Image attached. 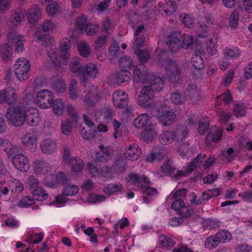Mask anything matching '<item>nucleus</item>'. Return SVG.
Returning a JSON list of instances; mask_svg holds the SVG:
<instances>
[{"label":"nucleus","instance_id":"nucleus-1","mask_svg":"<svg viewBox=\"0 0 252 252\" xmlns=\"http://www.w3.org/2000/svg\"><path fill=\"white\" fill-rule=\"evenodd\" d=\"M133 81L146 84L142 89L138 99V104L145 108H154L157 105L154 98V91H160L163 86V81L153 74H147L143 64L136 66L133 70Z\"/></svg>","mask_w":252,"mask_h":252},{"label":"nucleus","instance_id":"nucleus-2","mask_svg":"<svg viewBox=\"0 0 252 252\" xmlns=\"http://www.w3.org/2000/svg\"><path fill=\"white\" fill-rule=\"evenodd\" d=\"M100 151L96 154V161L89 162L87 168L89 172L93 176L101 175L106 177H112L125 171L126 167L125 163L124 158L122 157H118L115 164L111 168L100 170L99 162H108L112 158L111 150L104 147L102 145L99 146Z\"/></svg>","mask_w":252,"mask_h":252},{"label":"nucleus","instance_id":"nucleus-3","mask_svg":"<svg viewBox=\"0 0 252 252\" xmlns=\"http://www.w3.org/2000/svg\"><path fill=\"white\" fill-rule=\"evenodd\" d=\"M35 35L38 36V42L44 44L48 57L56 66L64 65L68 63L70 55V43L68 38H64L60 42V56L58 57L55 41L53 37L47 35H38L37 33Z\"/></svg>","mask_w":252,"mask_h":252},{"label":"nucleus","instance_id":"nucleus-4","mask_svg":"<svg viewBox=\"0 0 252 252\" xmlns=\"http://www.w3.org/2000/svg\"><path fill=\"white\" fill-rule=\"evenodd\" d=\"M5 117L8 123L16 126H20L26 122L28 125L35 126L40 121L39 113L35 107H10Z\"/></svg>","mask_w":252,"mask_h":252},{"label":"nucleus","instance_id":"nucleus-5","mask_svg":"<svg viewBox=\"0 0 252 252\" xmlns=\"http://www.w3.org/2000/svg\"><path fill=\"white\" fill-rule=\"evenodd\" d=\"M35 173L39 175L47 174L44 180V185L48 188H55L60 185L65 184L68 179L65 174L59 172L56 174H52L54 169L50 164L40 159L35 160L33 164Z\"/></svg>","mask_w":252,"mask_h":252},{"label":"nucleus","instance_id":"nucleus-6","mask_svg":"<svg viewBox=\"0 0 252 252\" xmlns=\"http://www.w3.org/2000/svg\"><path fill=\"white\" fill-rule=\"evenodd\" d=\"M157 62L160 65L165 66L166 74L169 81L175 82L180 77V69L177 63L167 59V52L163 50L157 49Z\"/></svg>","mask_w":252,"mask_h":252},{"label":"nucleus","instance_id":"nucleus-7","mask_svg":"<svg viewBox=\"0 0 252 252\" xmlns=\"http://www.w3.org/2000/svg\"><path fill=\"white\" fill-rule=\"evenodd\" d=\"M194 43L192 35L183 34L180 32H173L168 36L166 39V44L173 52H177L181 48H189Z\"/></svg>","mask_w":252,"mask_h":252},{"label":"nucleus","instance_id":"nucleus-8","mask_svg":"<svg viewBox=\"0 0 252 252\" xmlns=\"http://www.w3.org/2000/svg\"><path fill=\"white\" fill-rule=\"evenodd\" d=\"M128 183H132L134 186L142 188L143 189L142 193L152 197L158 193L157 190L153 188H150V182L147 177L144 175H138L135 173H130L128 175Z\"/></svg>","mask_w":252,"mask_h":252},{"label":"nucleus","instance_id":"nucleus-9","mask_svg":"<svg viewBox=\"0 0 252 252\" xmlns=\"http://www.w3.org/2000/svg\"><path fill=\"white\" fill-rule=\"evenodd\" d=\"M144 29L143 25H141L137 28L134 33V42L133 45L135 54L138 56L139 60L142 62H146L149 57V54L147 51H145L141 49L145 39L143 35Z\"/></svg>","mask_w":252,"mask_h":252},{"label":"nucleus","instance_id":"nucleus-10","mask_svg":"<svg viewBox=\"0 0 252 252\" xmlns=\"http://www.w3.org/2000/svg\"><path fill=\"white\" fill-rule=\"evenodd\" d=\"M188 134V130L184 127H179L175 131H164L159 136V142L162 145H168L174 140H182Z\"/></svg>","mask_w":252,"mask_h":252},{"label":"nucleus","instance_id":"nucleus-11","mask_svg":"<svg viewBox=\"0 0 252 252\" xmlns=\"http://www.w3.org/2000/svg\"><path fill=\"white\" fill-rule=\"evenodd\" d=\"M30 68L31 64L28 60L24 58L18 59L14 64V72L19 80L24 81L28 79Z\"/></svg>","mask_w":252,"mask_h":252},{"label":"nucleus","instance_id":"nucleus-12","mask_svg":"<svg viewBox=\"0 0 252 252\" xmlns=\"http://www.w3.org/2000/svg\"><path fill=\"white\" fill-rule=\"evenodd\" d=\"M113 28V26L111 23L109 19H105L103 22L101 29V33L103 34V36L97 37L94 42V46L96 50H98L104 46L107 38L110 35Z\"/></svg>","mask_w":252,"mask_h":252},{"label":"nucleus","instance_id":"nucleus-13","mask_svg":"<svg viewBox=\"0 0 252 252\" xmlns=\"http://www.w3.org/2000/svg\"><path fill=\"white\" fill-rule=\"evenodd\" d=\"M54 96L52 92L48 90H42L36 94V101L42 109H47L51 106Z\"/></svg>","mask_w":252,"mask_h":252},{"label":"nucleus","instance_id":"nucleus-14","mask_svg":"<svg viewBox=\"0 0 252 252\" xmlns=\"http://www.w3.org/2000/svg\"><path fill=\"white\" fill-rule=\"evenodd\" d=\"M68 111L72 119V122L63 121L61 126L63 133L66 135H69L71 133L73 126H77L78 125L77 120L78 119V115L73 106H68Z\"/></svg>","mask_w":252,"mask_h":252},{"label":"nucleus","instance_id":"nucleus-15","mask_svg":"<svg viewBox=\"0 0 252 252\" xmlns=\"http://www.w3.org/2000/svg\"><path fill=\"white\" fill-rule=\"evenodd\" d=\"M18 96L13 87H7L0 91V104L5 102L12 104L16 102Z\"/></svg>","mask_w":252,"mask_h":252},{"label":"nucleus","instance_id":"nucleus-16","mask_svg":"<svg viewBox=\"0 0 252 252\" xmlns=\"http://www.w3.org/2000/svg\"><path fill=\"white\" fill-rule=\"evenodd\" d=\"M12 162L14 167L21 172H25L29 169V159L24 154L15 155L12 158Z\"/></svg>","mask_w":252,"mask_h":252},{"label":"nucleus","instance_id":"nucleus-17","mask_svg":"<svg viewBox=\"0 0 252 252\" xmlns=\"http://www.w3.org/2000/svg\"><path fill=\"white\" fill-rule=\"evenodd\" d=\"M22 143L28 147L32 152L36 149L37 136L33 131L26 132L21 137Z\"/></svg>","mask_w":252,"mask_h":252},{"label":"nucleus","instance_id":"nucleus-18","mask_svg":"<svg viewBox=\"0 0 252 252\" xmlns=\"http://www.w3.org/2000/svg\"><path fill=\"white\" fill-rule=\"evenodd\" d=\"M99 74L97 65L94 63H89L85 67L82 68V72L80 76V81L82 83H85L86 81V76H89L92 78H96Z\"/></svg>","mask_w":252,"mask_h":252},{"label":"nucleus","instance_id":"nucleus-19","mask_svg":"<svg viewBox=\"0 0 252 252\" xmlns=\"http://www.w3.org/2000/svg\"><path fill=\"white\" fill-rule=\"evenodd\" d=\"M113 101L114 106L118 108H123L127 105L128 102V95L123 90L116 91L113 94Z\"/></svg>","mask_w":252,"mask_h":252},{"label":"nucleus","instance_id":"nucleus-20","mask_svg":"<svg viewBox=\"0 0 252 252\" xmlns=\"http://www.w3.org/2000/svg\"><path fill=\"white\" fill-rule=\"evenodd\" d=\"M40 148L44 154L51 155L57 152V143L55 140L50 138H46L41 141Z\"/></svg>","mask_w":252,"mask_h":252},{"label":"nucleus","instance_id":"nucleus-21","mask_svg":"<svg viewBox=\"0 0 252 252\" xmlns=\"http://www.w3.org/2000/svg\"><path fill=\"white\" fill-rule=\"evenodd\" d=\"M7 38L9 42L12 41H15L16 52H21L24 51L25 38L23 35L19 34L15 32H12L8 33Z\"/></svg>","mask_w":252,"mask_h":252},{"label":"nucleus","instance_id":"nucleus-22","mask_svg":"<svg viewBox=\"0 0 252 252\" xmlns=\"http://www.w3.org/2000/svg\"><path fill=\"white\" fill-rule=\"evenodd\" d=\"M201 156L199 155L192 161L191 164L189 166H187L186 168L184 170L177 171L174 174V178L175 180H178L180 178L185 176L187 174L191 173L193 169L197 166H199L202 164L203 160H201Z\"/></svg>","mask_w":252,"mask_h":252},{"label":"nucleus","instance_id":"nucleus-23","mask_svg":"<svg viewBox=\"0 0 252 252\" xmlns=\"http://www.w3.org/2000/svg\"><path fill=\"white\" fill-rule=\"evenodd\" d=\"M141 150L139 146L134 143L130 145L124 154L125 158L127 160H136L140 157Z\"/></svg>","mask_w":252,"mask_h":252},{"label":"nucleus","instance_id":"nucleus-24","mask_svg":"<svg viewBox=\"0 0 252 252\" xmlns=\"http://www.w3.org/2000/svg\"><path fill=\"white\" fill-rule=\"evenodd\" d=\"M68 154H64L63 156V160L68 162L72 167V170L75 172H81L84 167L83 161L78 158H70Z\"/></svg>","mask_w":252,"mask_h":252},{"label":"nucleus","instance_id":"nucleus-25","mask_svg":"<svg viewBox=\"0 0 252 252\" xmlns=\"http://www.w3.org/2000/svg\"><path fill=\"white\" fill-rule=\"evenodd\" d=\"M9 176V174L6 173V174H1L0 175V200L3 201H8L11 198V196L9 194V189L8 187L4 186V184L6 183V178H8Z\"/></svg>","mask_w":252,"mask_h":252},{"label":"nucleus","instance_id":"nucleus-26","mask_svg":"<svg viewBox=\"0 0 252 252\" xmlns=\"http://www.w3.org/2000/svg\"><path fill=\"white\" fill-rule=\"evenodd\" d=\"M222 135V129L220 127L213 126L209 133L207 138L206 143L210 144L211 142L217 143L220 141Z\"/></svg>","mask_w":252,"mask_h":252},{"label":"nucleus","instance_id":"nucleus-27","mask_svg":"<svg viewBox=\"0 0 252 252\" xmlns=\"http://www.w3.org/2000/svg\"><path fill=\"white\" fill-rule=\"evenodd\" d=\"M157 129L153 124L146 126L141 134L143 140L146 143L151 142L157 136Z\"/></svg>","mask_w":252,"mask_h":252},{"label":"nucleus","instance_id":"nucleus-28","mask_svg":"<svg viewBox=\"0 0 252 252\" xmlns=\"http://www.w3.org/2000/svg\"><path fill=\"white\" fill-rule=\"evenodd\" d=\"M167 152L165 148H156L146 157L147 162H153L155 160H162L166 155Z\"/></svg>","mask_w":252,"mask_h":252},{"label":"nucleus","instance_id":"nucleus-29","mask_svg":"<svg viewBox=\"0 0 252 252\" xmlns=\"http://www.w3.org/2000/svg\"><path fill=\"white\" fill-rule=\"evenodd\" d=\"M151 118L146 113L139 115L133 121V125L137 128L146 127L152 125Z\"/></svg>","mask_w":252,"mask_h":252},{"label":"nucleus","instance_id":"nucleus-30","mask_svg":"<svg viewBox=\"0 0 252 252\" xmlns=\"http://www.w3.org/2000/svg\"><path fill=\"white\" fill-rule=\"evenodd\" d=\"M175 169L173 161L171 159H166L159 168L157 169L155 174L158 177H162L171 174Z\"/></svg>","mask_w":252,"mask_h":252},{"label":"nucleus","instance_id":"nucleus-31","mask_svg":"<svg viewBox=\"0 0 252 252\" xmlns=\"http://www.w3.org/2000/svg\"><path fill=\"white\" fill-rule=\"evenodd\" d=\"M7 182L5 186L8 187L9 190L14 193H20L24 189L23 184L19 180L16 179H11L6 180Z\"/></svg>","mask_w":252,"mask_h":252},{"label":"nucleus","instance_id":"nucleus-32","mask_svg":"<svg viewBox=\"0 0 252 252\" xmlns=\"http://www.w3.org/2000/svg\"><path fill=\"white\" fill-rule=\"evenodd\" d=\"M27 18L30 23H35L39 20L41 16V12L38 5H33L28 11Z\"/></svg>","mask_w":252,"mask_h":252},{"label":"nucleus","instance_id":"nucleus-33","mask_svg":"<svg viewBox=\"0 0 252 252\" xmlns=\"http://www.w3.org/2000/svg\"><path fill=\"white\" fill-rule=\"evenodd\" d=\"M177 0L180 1V0ZM175 0H166L165 4L162 2H158V7L159 10L160 11L163 10L167 16L171 15L175 10Z\"/></svg>","mask_w":252,"mask_h":252},{"label":"nucleus","instance_id":"nucleus-34","mask_svg":"<svg viewBox=\"0 0 252 252\" xmlns=\"http://www.w3.org/2000/svg\"><path fill=\"white\" fill-rule=\"evenodd\" d=\"M131 73L125 69L121 70L117 72L115 77L116 82L118 85H121L125 82H129L131 80Z\"/></svg>","mask_w":252,"mask_h":252},{"label":"nucleus","instance_id":"nucleus-35","mask_svg":"<svg viewBox=\"0 0 252 252\" xmlns=\"http://www.w3.org/2000/svg\"><path fill=\"white\" fill-rule=\"evenodd\" d=\"M160 122L163 126L171 125L174 123L176 116L173 112L170 111L163 112V114L158 116Z\"/></svg>","mask_w":252,"mask_h":252},{"label":"nucleus","instance_id":"nucleus-36","mask_svg":"<svg viewBox=\"0 0 252 252\" xmlns=\"http://www.w3.org/2000/svg\"><path fill=\"white\" fill-rule=\"evenodd\" d=\"M83 68L84 67L81 65L79 58L74 57L71 59L69 63V69L72 72L77 73L80 76Z\"/></svg>","mask_w":252,"mask_h":252},{"label":"nucleus","instance_id":"nucleus-37","mask_svg":"<svg viewBox=\"0 0 252 252\" xmlns=\"http://www.w3.org/2000/svg\"><path fill=\"white\" fill-rule=\"evenodd\" d=\"M32 197L34 200L42 201L47 200L48 195L42 187H37L32 191Z\"/></svg>","mask_w":252,"mask_h":252},{"label":"nucleus","instance_id":"nucleus-38","mask_svg":"<svg viewBox=\"0 0 252 252\" xmlns=\"http://www.w3.org/2000/svg\"><path fill=\"white\" fill-rule=\"evenodd\" d=\"M0 54L5 61L11 60L12 55V48L8 43H4L0 47Z\"/></svg>","mask_w":252,"mask_h":252},{"label":"nucleus","instance_id":"nucleus-39","mask_svg":"<svg viewBox=\"0 0 252 252\" xmlns=\"http://www.w3.org/2000/svg\"><path fill=\"white\" fill-rule=\"evenodd\" d=\"M51 106L53 113L58 116L62 115L64 111V104L62 99L57 98L52 101Z\"/></svg>","mask_w":252,"mask_h":252},{"label":"nucleus","instance_id":"nucleus-40","mask_svg":"<svg viewBox=\"0 0 252 252\" xmlns=\"http://www.w3.org/2000/svg\"><path fill=\"white\" fill-rule=\"evenodd\" d=\"M44 237V234L42 232L32 233L28 232L27 236L26 242L29 244H38L40 243Z\"/></svg>","mask_w":252,"mask_h":252},{"label":"nucleus","instance_id":"nucleus-41","mask_svg":"<svg viewBox=\"0 0 252 252\" xmlns=\"http://www.w3.org/2000/svg\"><path fill=\"white\" fill-rule=\"evenodd\" d=\"M188 92L190 99L193 103L197 102L200 97L199 91L197 88L196 85L192 84L189 85Z\"/></svg>","mask_w":252,"mask_h":252},{"label":"nucleus","instance_id":"nucleus-42","mask_svg":"<svg viewBox=\"0 0 252 252\" xmlns=\"http://www.w3.org/2000/svg\"><path fill=\"white\" fill-rule=\"evenodd\" d=\"M170 98L173 103L176 104H182L187 99L185 93L181 91H177L171 94Z\"/></svg>","mask_w":252,"mask_h":252},{"label":"nucleus","instance_id":"nucleus-43","mask_svg":"<svg viewBox=\"0 0 252 252\" xmlns=\"http://www.w3.org/2000/svg\"><path fill=\"white\" fill-rule=\"evenodd\" d=\"M223 54L226 58L232 59L238 58L241 55L240 50L235 47H226L223 50Z\"/></svg>","mask_w":252,"mask_h":252},{"label":"nucleus","instance_id":"nucleus-44","mask_svg":"<svg viewBox=\"0 0 252 252\" xmlns=\"http://www.w3.org/2000/svg\"><path fill=\"white\" fill-rule=\"evenodd\" d=\"M81 199L84 202H87L90 203H95L104 201L105 198L104 196L97 195L96 194H89L86 198L84 195L81 196Z\"/></svg>","mask_w":252,"mask_h":252},{"label":"nucleus","instance_id":"nucleus-45","mask_svg":"<svg viewBox=\"0 0 252 252\" xmlns=\"http://www.w3.org/2000/svg\"><path fill=\"white\" fill-rule=\"evenodd\" d=\"M238 6L241 11L252 13V0H238Z\"/></svg>","mask_w":252,"mask_h":252},{"label":"nucleus","instance_id":"nucleus-46","mask_svg":"<svg viewBox=\"0 0 252 252\" xmlns=\"http://www.w3.org/2000/svg\"><path fill=\"white\" fill-rule=\"evenodd\" d=\"M216 236L219 243H223L229 242L232 238L231 233L227 230H223L219 231Z\"/></svg>","mask_w":252,"mask_h":252},{"label":"nucleus","instance_id":"nucleus-47","mask_svg":"<svg viewBox=\"0 0 252 252\" xmlns=\"http://www.w3.org/2000/svg\"><path fill=\"white\" fill-rule=\"evenodd\" d=\"M208 40L206 42V48L207 52L211 55H215L217 52V48L218 46V41L217 38H215L212 39L211 37H210Z\"/></svg>","mask_w":252,"mask_h":252},{"label":"nucleus","instance_id":"nucleus-48","mask_svg":"<svg viewBox=\"0 0 252 252\" xmlns=\"http://www.w3.org/2000/svg\"><path fill=\"white\" fill-rule=\"evenodd\" d=\"M77 48L81 56L87 57L90 53V48L89 45L84 41H81L77 43Z\"/></svg>","mask_w":252,"mask_h":252},{"label":"nucleus","instance_id":"nucleus-49","mask_svg":"<svg viewBox=\"0 0 252 252\" xmlns=\"http://www.w3.org/2000/svg\"><path fill=\"white\" fill-rule=\"evenodd\" d=\"M79 191L77 186L68 184L64 186L63 190V194L65 196H73L76 194Z\"/></svg>","mask_w":252,"mask_h":252},{"label":"nucleus","instance_id":"nucleus-50","mask_svg":"<svg viewBox=\"0 0 252 252\" xmlns=\"http://www.w3.org/2000/svg\"><path fill=\"white\" fill-rule=\"evenodd\" d=\"M191 63L193 66L196 69H202L204 67V61L202 58L197 53L193 55L191 58Z\"/></svg>","mask_w":252,"mask_h":252},{"label":"nucleus","instance_id":"nucleus-51","mask_svg":"<svg viewBox=\"0 0 252 252\" xmlns=\"http://www.w3.org/2000/svg\"><path fill=\"white\" fill-rule=\"evenodd\" d=\"M187 193L186 189L173 190L167 197V200L182 199Z\"/></svg>","mask_w":252,"mask_h":252},{"label":"nucleus","instance_id":"nucleus-52","mask_svg":"<svg viewBox=\"0 0 252 252\" xmlns=\"http://www.w3.org/2000/svg\"><path fill=\"white\" fill-rule=\"evenodd\" d=\"M52 89L58 94H61L65 91V83L62 79H59L53 84Z\"/></svg>","mask_w":252,"mask_h":252},{"label":"nucleus","instance_id":"nucleus-53","mask_svg":"<svg viewBox=\"0 0 252 252\" xmlns=\"http://www.w3.org/2000/svg\"><path fill=\"white\" fill-rule=\"evenodd\" d=\"M121 184H109L104 188V192L107 194H112L122 189Z\"/></svg>","mask_w":252,"mask_h":252},{"label":"nucleus","instance_id":"nucleus-54","mask_svg":"<svg viewBox=\"0 0 252 252\" xmlns=\"http://www.w3.org/2000/svg\"><path fill=\"white\" fill-rule=\"evenodd\" d=\"M209 126V120L208 117L203 118L199 123L198 132L200 135L204 134Z\"/></svg>","mask_w":252,"mask_h":252},{"label":"nucleus","instance_id":"nucleus-55","mask_svg":"<svg viewBox=\"0 0 252 252\" xmlns=\"http://www.w3.org/2000/svg\"><path fill=\"white\" fill-rule=\"evenodd\" d=\"M120 66L124 68L130 69L134 66V62L130 57H124L122 58L119 62Z\"/></svg>","mask_w":252,"mask_h":252},{"label":"nucleus","instance_id":"nucleus-56","mask_svg":"<svg viewBox=\"0 0 252 252\" xmlns=\"http://www.w3.org/2000/svg\"><path fill=\"white\" fill-rule=\"evenodd\" d=\"M239 12L236 9L230 15L229 18V25L231 28H234L238 25Z\"/></svg>","mask_w":252,"mask_h":252},{"label":"nucleus","instance_id":"nucleus-57","mask_svg":"<svg viewBox=\"0 0 252 252\" xmlns=\"http://www.w3.org/2000/svg\"><path fill=\"white\" fill-rule=\"evenodd\" d=\"M60 6L56 2H53L49 4L46 8V11L50 16H54L57 14L59 11Z\"/></svg>","mask_w":252,"mask_h":252},{"label":"nucleus","instance_id":"nucleus-58","mask_svg":"<svg viewBox=\"0 0 252 252\" xmlns=\"http://www.w3.org/2000/svg\"><path fill=\"white\" fill-rule=\"evenodd\" d=\"M159 241L161 245L163 247H172L175 244L171 238L164 235H160L159 237Z\"/></svg>","mask_w":252,"mask_h":252},{"label":"nucleus","instance_id":"nucleus-59","mask_svg":"<svg viewBox=\"0 0 252 252\" xmlns=\"http://www.w3.org/2000/svg\"><path fill=\"white\" fill-rule=\"evenodd\" d=\"M219 243L216 236H211L206 239L205 247L207 249H211L217 247Z\"/></svg>","mask_w":252,"mask_h":252},{"label":"nucleus","instance_id":"nucleus-60","mask_svg":"<svg viewBox=\"0 0 252 252\" xmlns=\"http://www.w3.org/2000/svg\"><path fill=\"white\" fill-rule=\"evenodd\" d=\"M87 97H85L84 100L88 106H93L98 100V96L94 93L89 92L87 94Z\"/></svg>","mask_w":252,"mask_h":252},{"label":"nucleus","instance_id":"nucleus-61","mask_svg":"<svg viewBox=\"0 0 252 252\" xmlns=\"http://www.w3.org/2000/svg\"><path fill=\"white\" fill-rule=\"evenodd\" d=\"M175 201L172 203L171 208L176 211L179 214L183 209L186 206L184 202L181 199H174Z\"/></svg>","mask_w":252,"mask_h":252},{"label":"nucleus","instance_id":"nucleus-62","mask_svg":"<svg viewBox=\"0 0 252 252\" xmlns=\"http://www.w3.org/2000/svg\"><path fill=\"white\" fill-rule=\"evenodd\" d=\"M77 84V82L73 79L70 82L69 89V94L70 97L71 99H75L78 97V94L77 92V90L75 89V87H76Z\"/></svg>","mask_w":252,"mask_h":252},{"label":"nucleus","instance_id":"nucleus-63","mask_svg":"<svg viewBox=\"0 0 252 252\" xmlns=\"http://www.w3.org/2000/svg\"><path fill=\"white\" fill-rule=\"evenodd\" d=\"M87 22L86 17L84 16H82L78 18L76 23V29L80 31L84 32L86 25L88 24Z\"/></svg>","mask_w":252,"mask_h":252},{"label":"nucleus","instance_id":"nucleus-64","mask_svg":"<svg viewBox=\"0 0 252 252\" xmlns=\"http://www.w3.org/2000/svg\"><path fill=\"white\" fill-rule=\"evenodd\" d=\"M34 203V199L30 196H27L22 198L19 202V206L21 207H28Z\"/></svg>","mask_w":252,"mask_h":252}]
</instances>
